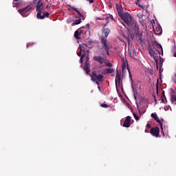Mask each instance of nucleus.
<instances>
[{
	"instance_id": "f03ea898",
	"label": "nucleus",
	"mask_w": 176,
	"mask_h": 176,
	"mask_svg": "<svg viewBox=\"0 0 176 176\" xmlns=\"http://www.w3.org/2000/svg\"><path fill=\"white\" fill-rule=\"evenodd\" d=\"M116 8L119 17H120L121 20H122L126 25L128 24L129 25L133 24V20H134V19H133V16H131L129 12H124L120 6L118 4H116Z\"/></svg>"
},
{
	"instance_id": "393cba45",
	"label": "nucleus",
	"mask_w": 176,
	"mask_h": 176,
	"mask_svg": "<svg viewBox=\"0 0 176 176\" xmlns=\"http://www.w3.org/2000/svg\"><path fill=\"white\" fill-rule=\"evenodd\" d=\"M30 46H34V43H30L26 45V47L28 48Z\"/></svg>"
},
{
	"instance_id": "9b49d317",
	"label": "nucleus",
	"mask_w": 176,
	"mask_h": 176,
	"mask_svg": "<svg viewBox=\"0 0 176 176\" xmlns=\"http://www.w3.org/2000/svg\"><path fill=\"white\" fill-rule=\"evenodd\" d=\"M150 133L154 137H159V134H160V129L159 127L152 128L150 131Z\"/></svg>"
},
{
	"instance_id": "4468645a",
	"label": "nucleus",
	"mask_w": 176,
	"mask_h": 176,
	"mask_svg": "<svg viewBox=\"0 0 176 176\" xmlns=\"http://www.w3.org/2000/svg\"><path fill=\"white\" fill-rule=\"evenodd\" d=\"M84 71H85L86 74L89 75L90 74V61L86 60L85 64L83 67Z\"/></svg>"
},
{
	"instance_id": "0eeeda50",
	"label": "nucleus",
	"mask_w": 176,
	"mask_h": 176,
	"mask_svg": "<svg viewBox=\"0 0 176 176\" xmlns=\"http://www.w3.org/2000/svg\"><path fill=\"white\" fill-rule=\"evenodd\" d=\"M32 9V6H27L26 7L21 8L20 10H18V12L23 17H25V13L27 12H30Z\"/></svg>"
},
{
	"instance_id": "1a4fd4ad",
	"label": "nucleus",
	"mask_w": 176,
	"mask_h": 176,
	"mask_svg": "<svg viewBox=\"0 0 176 176\" xmlns=\"http://www.w3.org/2000/svg\"><path fill=\"white\" fill-rule=\"evenodd\" d=\"M151 118H153V119H154V120H155L157 123H159V124L160 125V128L162 129V130H163V122H162V120L159 119V117H157V114H156V113H151Z\"/></svg>"
},
{
	"instance_id": "58836bf2",
	"label": "nucleus",
	"mask_w": 176,
	"mask_h": 176,
	"mask_svg": "<svg viewBox=\"0 0 176 176\" xmlns=\"http://www.w3.org/2000/svg\"><path fill=\"white\" fill-rule=\"evenodd\" d=\"M145 133H149V130L145 129Z\"/></svg>"
},
{
	"instance_id": "7c9ffc66",
	"label": "nucleus",
	"mask_w": 176,
	"mask_h": 176,
	"mask_svg": "<svg viewBox=\"0 0 176 176\" xmlns=\"http://www.w3.org/2000/svg\"><path fill=\"white\" fill-rule=\"evenodd\" d=\"M153 96L155 103L157 102V100H156V96L155 94H153Z\"/></svg>"
},
{
	"instance_id": "f8f14e48",
	"label": "nucleus",
	"mask_w": 176,
	"mask_h": 176,
	"mask_svg": "<svg viewBox=\"0 0 176 176\" xmlns=\"http://www.w3.org/2000/svg\"><path fill=\"white\" fill-rule=\"evenodd\" d=\"M131 126V117L126 116L123 124V127L129 128Z\"/></svg>"
},
{
	"instance_id": "72a5a7b5",
	"label": "nucleus",
	"mask_w": 176,
	"mask_h": 176,
	"mask_svg": "<svg viewBox=\"0 0 176 176\" xmlns=\"http://www.w3.org/2000/svg\"><path fill=\"white\" fill-rule=\"evenodd\" d=\"M110 18L111 19V20H113V21H115V19H113V16H111Z\"/></svg>"
},
{
	"instance_id": "aec40b11",
	"label": "nucleus",
	"mask_w": 176,
	"mask_h": 176,
	"mask_svg": "<svg viewBox=\"0 0 176 176\" xmlns=\"http://www.w3.org/2000/svg\"><path fill=\"white\" fill-rule=\"evenodd\" d=\"M155 44L157 45V49H160L162 52H163V47H162V45L159 44L157 41H155Z\"/></svg>"
},
{
	"instance_id": "6ab92c4d",
	"label": "nucleus",
	"mask_w": 176,
	"mask_h": 176,
	"mask_svg": "<svg viewBox=\"0 0 176 176\" xmlns=\"http://www.w3.org/2000/svg\"><path fill=\"white\" fill-rule=\"evenodd\" d=\"M82 23V19H79L78 20H76V22L73 23V25H78V24H80Z\"/></svg>"
},
{
	"instance_id": "a211bd4d",
	"label": "nucleus",
	"mask_w": 176,
	"mask_h": 176,
	"mask_svg": "<svg viewBox=\"0 0 176 176\" xmlns=\"http://www.w3.org/2000/svg\"><path fill=\"white\" fill-rule=\"evenodd\" d=\"M104 72H106V74H113V72H115V69H104Z\"/></svg>"
},
{
	"instance_id": "f704fd0d",
	"label": "nucleus",
	"mask_w": 176,
	"mask_h": 176,
	"mask_svg": "<svg viewBox=\"0 0 176 176\" xmlns=\"http://www.w3.org/2000/svg\"><path fill=\"white\" fill-rule=\"evenodd\" d=\"M101 55H102V56H105V52H102V53H101Z\"/></svg>"
},
{
	"instance_id": "dca6fc26",
	"label": "nucleus",
	"mask_w": 176,
	"mask_h": 176,
	"mask_svg": "<svg viewBox=\"0 0 176 176\" xmlns=\"http://www.w3.org/2000/svg\"><path fill=\"white\" fill-rule=\"evenodd\" d=\"M85 57H86V50L83 51V54L80 56V64H83V61L85 60Z\"/></svg>"
},
{
	"instance_id": "6e6552de",
	"label": "nucleus",
	"mask_w": 176,
	"mask_h": 176,
	"mask_svg": "<svg viewBox=\"0 0 176 176\" xmlns=\"http://www.w3.org/2000/svg\"><path fill=\"white\" fill-rule=\"evenodd\" d=\"M126 69L129 72V79L131 81V87H132V90H133V93H134V97H135V100L137 99V96H135V91H134V83L133 81V75H131V72H130V67H129V65H127V67Z\"/></svg>"
},
{
	"instance_id": "e433bc0d",
	"label": "nucleus",
	"mask_w": 176,
	"mask_h": 176,
	"mask_svg": "<svg viewBox=\"0 0 176 176\" xmlns=\"http://www.w3.org/2000/svg\"><path fill=\"white\" fill-rule=\"evenodd\" d=\"M141 0H137L136 5H138V2H140Z\"/></svg>"
},
{
	"instance_id": "c03bdc74",
	"label": "nucleus",
	"mask_w": 176,
	"mask_h": 176,
	"mask_svg": "<svg viewBox=\"0 0 176 176\" xmlns=\"http://www.w3.org/2000/svg\"><path fill=\"white\" fill-rule=\"evenodd\" d=\"M162 133L163 135H164V132L162 131Z\"/></svg>"
},
{
	"instance_id": "ea45409f",
	"label": "nucleus",
	"mask_w": 176,
	"mask_h": 176,
	"mask_svg": "<svg viewBox=\"0 0 176 176\" xmlns=\"http://www.w3.org/2000/svg\"><path fill=\"white\" fill-rule=\"evenodd\" d=\"M87 61H89V55L87 56Z\"/></svg>"
},
{
	"instance_id": "4be33fe9",
	"label": "nucleus",
	"mask_w": 176,
	"mask_h": 176,
	"mask_svg": "<svg viewBox=\"0 0 176 176\" xmlns=\"http://www.w3.org/2000/svg\"><path fill=\"white\" fill-rule=\"evenodd\" d=\"M156 31H157V32H159V33H157L158 35L162 34V28H160V27L156 28Z\"/></svg>"
},
{
	"instance_id": "7ed1b4c3",
	"label": "nucleus",
	"mask_w": 176,
	"mask_h": 176,
	"mask_svg": "<svg viewBox=\"0 0 176 176\" xmlns=\"http://www.w3.org/2000/svg\"><path fill=\"white\" fill-rule=\"evenodd\" d=\"M43 3H42L41 0H39L37 2V5L36 8V10L37 12L36 17L38 20H43L45 17H47V19H49V16H50V13L42 12V10H43Z\"/></svg>"
},
{
	"instance_id": "c9c22d12",
	"label": "nucleus",
	"mask_w": 176,
	"mask_h": 176,
	"mask_svg": "<svg viewBox=\"0 0 176 176\" xmlns=\"http://www.w3.org/2000/svg\"><path fill=\"white\" fill-rule=\"evenodd\" d=\"M98 90L101 91V87H100V85L98 86Z\"/></svg>"
},
{
	"instance_id": "79ce46f5",
	"label": "nucleus",
	"mask_w": 176,
	"mask_h": 176,
	"mask_svg": "<svg viewBox=\"0 0 176 176\" xmlns=\"http://www.w3.org/2000/svg\"><path fill=\"white\" fill-rule=\"evenodd\" d=\"M87 27H88V28L90 27V25L87 24Z\"/></svg>"
},
{
	"instance_id": "f257e3e1",
	"label": "nucleus",
	"mask_w": 176,
	"mask_h": 176,
	"mask_svg": "<svg viewBox=\"0 0 176 176\" xmlns=\"http://www.w3.org/2000/svg\"><path fill=\"white\" fill-rule=\"evenodd\" d=\"M107 27V25H104L103 28L102 36L100 37V42L102 49L106 52L107 56H109V45H108V35L111 34V30Z\"/></svg>"
},
{
	"instance_id": "2f4dec72",
	"label": "nucleus",
	"mask_w": 176,
	"mask_h": 176,
	"mask_svg": "<svg viewBox=\"0 0 176 176\" xmlns=\"http://www.w3.org/2000/svg\"><path fill=\"white\" fill-rule=\"evenodd\" d=\"M175 50H176V46H175ZM173 56H174V57H176V51L175 52Z\"/></svg>"
},
{
	"instance_id": "a19ab883",
	"label": "nucleus",
	"mask_w": 176,
	"mask_h": 176,
	"mask_svg": "<svg viewBox=\"0 0 176 176\" xmlns=\"http://www.w3.org/2000/svg\"><path fill=\"white\" fill-rule=\"evenodd\" d=\"M122 24L124 27L127 28V26H126L125 24H124L123 23H122Z\"/></svg>"
},
{
	"instance_id": "bb28decb",
	"label": "nucleus",
	"mask_w": 176,
	"mask_h": 176,
	"mask_svg": "<svg viewBox=\"0 0 176 176\" xmlns=\"http://www.w3.org/2000/svg\"><path fill=\"white\" fill-rule=\"evenodd\" d=\"M101 107H102V108H108V104L102 103Z\"/></svg>"
},
{
	"instance_id": "4c0bfd02",
	"label": "nucleus",
	"mask_w": 176,
	"mask_h": 176,
	"mask_svg": "<svg viewBox=\"0 0 176 176\" xmlns=\"http://www.w3.org/2000/svg\"><path fill=\"white\" fill-rule=\"evenodd\" d=\"M137 109H138L139 112H141V111H140L139 107H138V104H137Z\"/></svg>"
},
{
	"instance_id": "39448f33",
	"label": "nucleus",
	"mask_w": 176,
	"mask_h": 176,
	"mask_svg": "<svg viewBox=\"0 0 176 176\" xmlns=\"http://www.w3.org/2000/svg\"><path fill=\"white\" fill-rule=\"evenodd\" d=\"M89 76L91 77V80L96 82L98 86H100V82H104V75L98 74L96 71L93 72L92 75L89 74Z\"/></svg>"
},
{
	"instance_id": "9d476101",
	"label": "nucleus",
	"mask_w": 176,
	"mask_h": 176,
	"mask_svg": "<svg viewBox=\"0 0 176 176\" xmlns=\"http://www.w3.org/2000/svg\"><path fill=\"white\" fill-rule=\"evenodd\" d=\"M93 60L94 61H97V63H99V64H106L105 58L101 56H94Z\"/></svg>"
},
{
	"instance_id": "c85d7f7f",
	"label": "nucleus",
	"mask_w": 176,
	"mask_h": 176,
	"mask_svg": "<svg viewBox=\"0 0 176 176\" xmlns=\"http://www.w3.org/2000/svg\"><path fill=\"white\" fill-rule=\"evenodd\" d=\"M89 3H94V0H87Z\"/></svg>"
},
{
	"instance_id": "423d86ee",
	"label": "nucleus",
	"mask_w": 176,
	"mask_h": 176,
	"mask_svg": "<svg viewBox=\"0 0 176 176\" xmlns=\"http://www.w3.org/2000/svg\"><path fill=\"white\" fill-rule=\"evenodd\" d=\"M155 50H156V52H155ZM148 53H149V54H151V56L152 57H153L154 60L155 61V63L157 64V68L158 69L159 65L157 64V60H158L157 58H159V54H160V52H159V50H155V48H153V49L151 48L148 50Z\"/></svg>"
},
{
	"instance_id": "412c9836",
	"label": "nucleus",
	"mask_w": 176,
	"mask_h": 176,
	"mask_svg": "<svg viewBox=\"0 0 176 176\" xmlns=\"http://www.w3.org/2000/svg\"><path fill=\"white\" fill-rule=\"evenodd\" d=\"M20 5H21V3H20L19 2L13 3V8H19V6H20Z\"/></svg>"
},
{
	"instance_id": "49530a36",
	"label": "nucleus",
	"mask_w": 176,
	"mask_h": 176,
	"mask_svg": "<svg viewBox=\"0 0 176 176\" xmlns=\"http://www.w3.org/2000/svg\"><path fill=\"white\" fill-rule=\"evenodd\" d=\"M34 1H36V0H34Z\"/></svg>"
},
{
	"instance_id": "a18cd8bd",
	"label": "nucleus",
	"mask_w": 176,
	"mask_h": 176,
	"mask_svg": "<svg viewBox=\"0 0 176 176\" xmlns=\"http://www.w3.org/2000/svg\"><path fill=\"white\" fill-rule=\"evenodd\" d=\"M87 53H89V50H87Z\"/></svg>"
},
{
	"instance_id": "cd10ccee",
	"label": "nucleus",
	"mask_w": 176,
	"mask_h": 176,
	"mask_svg": "<svg viewBox=\"0 0 176 176\" xmlns=\"http://www.w3.org/2000/svg\"><path fill=\"white\" fill-rule=\"evenodd\" d=\"M106 65H107V67H109L110 68L112 67V63H106Z\"/></svg>"
},
{
	"instance_id": "b1692460",
	"label": "nucleus",
	"mask_w": 176,
	"mask_h": 176,
	"mask_svg": "<svg viewBox=\"0 0 176 176\" xmlns=\"http://www.w3.org/2000/svg\"><path fill=\"white\" fill-rule=\"evenodd\" d=\"M122 72H124V71H126V63H123L122 65Z\"/></svg>"
},
{
	"instance_id": "a878e982",
	"label": "nucleus",
	"mask_w": 176,
	"mask_h": 176,
	"mask_svg": "<svg viewBox=\"0 0 176 176\" xmlns=\"http://www.w3.org/2000/svg\"><path fill=\"white\" fill-rule=\"evenodd\" d=\"M80 52L77 53V56H78V57H82V48H80Z\"/></svg>"
},
{
	"instance_id": "f3484780",
	"label": "nucleus",
	"mask_w": 176,
	"mask_h": 176,
	"mask_svg": "<svg viewBox=\"0 0 176 176\" xmlns=\"http://www.w3.org/2000/svg\"><path fill=\"white\" fill-rule=\"evenodd\" d=\"M80 32H79V30H76L74 32V38H76V39H80V37H79V36L80 35Z\"/></svg>"
},
{
	"instance_id": "473e14b6",
	"label": "nucleus",
	"mask_w": 176,
	"mask_h": 176,
	"mask_svg": "<svg viewBox=\"0 0 176 176\" xmlns=\"http://www.w3.org/2000/svg\"><path fill=\"white\" fill-rule=\"evenodd\" d=\"M146 127H147L148 129H151V124H146Z\"/></svg>"
},
{
	"instance_id": "2eb2a0df",
	"label": "nucleus",
	"mask_w": 176,
	"mask_h": 176,
	"mask_svg": "<svg viewBox=\"0 0 176 176\" xmlns=\"http://www.w3.org/2000/svg\"><path fill=\"white\" fill-rule=\"evenodd\" d=\"M71 9H72L73 10H75V12H76V13H78V16H80V17H82V20H85V16H83L82 13H80V12H79V10H78V9H76V8H75L72 6H70L69 8H68V10H71Z\"/></svg>"
},
{
	"instance_id": "37998d69",
	"label": "nucleus",
	"mask_w": 176,
	"mask_h": 176,
	"mask_svg": "<svg viewBox=\"0 0 176 176\" xmlns=\"http://www.w3.org/2000/svg\"><path fill=\"white\" fill-rule=\"evenodd\" d=\"M98 19V20H102L100 18H97Z\"/></svg>"
},
{
	"instance_id": "ddd939ff",
	"label": "nucleus",
	"mask_w": 176,
	"mask_h": 176,
	"mask_svg": "<svg viewBox=\"0 0 176 176\" xmlns=\"http://www.w3.org/2000/svg\"><path fill=\"white\" fill-rule=\"evenodd\" d=\"M120 73H119V71H116V87H118L120 86Z\"/></svg>"
},
{
	"instance_id": "20e7f679",
	"label": "nucleus",
	"mask_w": 176,
	"mask_h": 176,
	"mask_svg": "<svg viewBox=\"0 0 176 176\" xmlns=\"http://www.w3.org/2000/svg\"><path fill=\"white\" fill-rule=\"evenodd\" d=\"M126 25L131 30H134L136 36L139 38L140 43H142V42H144V40H142V31H140V28L138 27L137 22H135V20H132V23H131V25H129L128 23Z\"/></svg>"
},
{
	"instance_id": "c756f323",
	"label": "nucleus",
	"mask_w": 176,
	"mask_h": 176,
	"mask_svg": "<svg viewBox=\"0 0 176 176\" xmlns=\"http://www.w3.org/2000/svg\"><path fill=\"white\" fill-rule=\"evenodd\" d=\"M133 56H137V51H135V50L133 52Z\"/></svg>"
},
{
	"instance_id": "5701e85b",
	"label": "nucleus",
	"mask_w": 176,
	"mask_h": 176,
	"mask_svg": "<svg viewBox=\"0 0 176 176\" xmlns=\"http://www.w3.org/2000/svg\"><path fill=\"white\" fill-rule=\"evenodd\" d=\"M133 115L135 120H140V117L138 116L137 113H133Z\"/></svg>"
}]
</instances>
